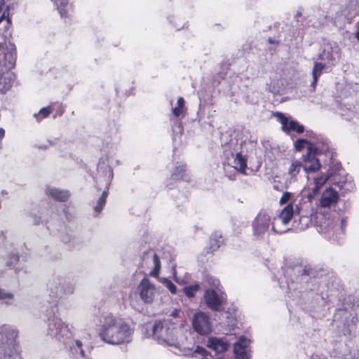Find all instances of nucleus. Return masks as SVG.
Listing matches in <instances>:
<instances>
[{
	"label": "nucleus",
	"mask_w": 359,
	"mask_h": 359,
	"mask_svg": "<svg viewBox=\"0 0 359 359\" xmlns=\"http://www.w3.org/2000/svg\"><path fill=\"white\" fill-rule=\"evenodd\" d=\"M47 290L50 298L55 303L63 296L73 294L74 285L65 276L55 273L48 280Z\"/></svg>",
	"instance_id": "423d86ee"
},
{
	"label": "nucleus",
	"mask_w": 359,
	"mask_h": 359,
	"mask_svg": "<svg viewBox=\"0 0 359 359\" xmlns=\"http://www.w3.org/2000/svg\"><path fill=\"white\" fill-rule=\"evenodd\" d=\"M291 196H292V194L290 192L283 193L281 198H280V204L287 203L290 200Z\"/></svg>",
	"instance_id": "09e8293b"
},
{
	"label": "nucleus",
	"mask_w": 359,
	"mask_h": 359,
	"mask_svg": "<svg viewBox=\"0 0 359 359\" xmlns=\"http://www.w3.org/2000/svg\"><path fill=\"white\" fill-rule=\"evenodd\" d=\"M192 325L194 330L201 335H207L212 330V323L210 317L204 312L200 311L194 314L192 319Z\"/></svg>",
	"instance_id": "2eb2a0df"
},
{
	"label": "nucleus",
	"mask_w": 359,
	"mask_h": 359,
	"mask_svg": "<svg viewBox=\"0 0 359 359\" xmlns=\"http://www.w3.org/2000/svg\"><path fill=\"white\" fill-rule=\"evenodd\" d=\"M222 240L221 236L218 237L217 234L212 235L210 237V248H209L211 252H214V251L217 250L220 247V245L222 244Z\"/></svg>",
	"instance_id": "c9c22d12"
},
{
	"label": "nucleus",
	"mask_w": 359,
	"mask_h": 359,
	"mask_svg": "<svg viewBox=\"0 0 359 359\" xmlns=\"http://www.w3.org/2000/svg\"><path fill=\"white\" fill-rule=\"evenodd\" d=\"M273 116L276 117L278 121L281 123L282 130L285 133H288L290 131L294 130L295 126H297V121L295 120L285 116V114L281 112H276L273 114Z\"/></svg>",
	"instance_id": "393cba45"
},
{
	"label": "nucleus",
	"mask_w": 359,
	"mask_h": 359,
	"mask_svg": "<svg viewBox=\"0 0 359 359\" xmlns=\"http://www.w3.org/2000/svg\"><path fill=\"white\" fill-rule=\"evenodd\" d=\"M100 323L99 335L106 344L116 346L132 341L134 327L125 319L108 313L102 316Z\"/></svg>",
	"instance_id": "7ed1b4c3"
},
{
	"label": "nucleus",
	"mask_w": 359,
	"mask_h": 359,
	"mask_svg": "<svg viewBox=\"0 0 359 359\" xmlns=\"http://www.w3.org/2000/svg\"><path fill=\"white\" fill-rule=\"evenodd\" d=\"M71 350L75 354H79L81 357L84 356V351L83 349V344L80 340H75L71 346Z\"/></svg>",
	"instance_id": "ea45409f"
},
{
	"label": "nucleus",
	"mask_w": 359,
	"mask_h": 359,
	"mask_svg": "<svg viewBox=\"0 0 359 359\" xmlns=\"http://www.w3.org/2000/svg\"><path fill=\"white\" fill-rule=\"evenodd\" d=\"M309 142H311V141L305 139H298L294 142V148L297 151H300L303 149L305 144L307 145V147H309Z\"/></svg>",
	"instance_id": "c03bdc74"
},
{
	"label": "nucleus",
	"mask_w": 359,
	"mask_h": 359,
	"mask_svg": "<svg viewBox=\"0 0 359 359\" xmlns=\"http://www.w3.org/2000/svg\"><path fill=\"white\" fill-rule=\"evenodd\" d=\"M306 135L311 138V140H310L309 141H316L321 137L320 136L314 133L313 131H307Z\"/></svg>",
	"instance_id": "3c124183"
},
{
	"label": "nucleus",
	"mask_w": 359,
	"mask_h": 359,
	"mask_svg": "<svg viewBox=\"0 0 359 359\" xmlns=\"http://www.w3.org/2000/svg\"><path fill=\"white\" fill-rule=\"evenodd\" d=\"M311 359H326V358L323 355L315 353L312 355Z\"/></svg>",
	"instance_id": "5fc2aeb1"
},
{
	"label": "nucleus",
	"mask_w": 359,
	"mask_h": 359,
	"mask_svg": "<svg viewBox=\"0 0 359 359\" xmlns=\"http://www.w3.org/2000/svg\"><path fill=\"white\" fill-rule=\"evenodd\" d=\"M347 226V217H342L334 221H325L320 224L322 231L327 235L329 238H333L336 236V238L344 233Z\"/></svg>",
	"instance_id": "4468645a"
},
{
	"label": "nucleus",
	"mask_w": 359,
	"mask_h": 359,
	"mask_svg": "<svg viewBox=\"0 0 359 359\" xmlns=\"http://www.w3.org/2000/svg\"><path fill=\"white\" fill-rule=\"evenodd\" d=\"M177 106L172 109V114L175 117H179L183 112L184 108V100L180 97L177 99Z\"/></svg>",
	"instance_id": "4c0bfd02"
},
{
	"label": "nucleus",
	"mask_w": 359,
	"mask_h": 359,
	"mask_svg": "<svg viewBox=\"0 0 359 359\" xmlns=\"http://www.w3.org/2000/svg\"><path fill=\"white\" fill-rule=\"evenodd\" d=\"M320 188L315 184H313V187L311 188V192L307 194L308 203L311 205V200L315 197V196L319 192Z\"/></svg>",
	"instance_id": "a18cd8bd"
},
{
	"label": "nucleus",
	"mask_w": 359,
	"mask_h": 359,
	"mask_svg": "<svg viewBox=\"0 0 359 359\" xmlns=\"http://www.w3.org/2000/svg\"><path fill=\"white\" fill-rule=\"evenodd\" d=\"M332 71L331 69H327V65H325L323 62L320 60L319 61H315L314 65L312 69V76H313V81L311 83V86L313 88H315L318 78L320 76V75L323 74V72H330Z\"/></svg>",
	"instance_id": "bb28decb"
},
{
	"label": "nucleus",
	"mask_w": 359,
	"mask_h": 359,
	"mask_svg": "<svg viewBox=\"0 0 359 359\" xmlns=\"http://www.w3.org/2000/svg\"><path fill=\"white\" fill-rule=\"evenodd\" d=\"M113 165L112 158L108 154L102 155L97 163L98 172L104 174L107 185H109L113 178Z\"/></svg>",
	"instance_id": "6ab92c4d"
},
{
	"label": "nucleus",
	"mask_w": 359,
	"mask_h": 359,
	"mask_svg": "<svg viewBox=\"0 0 359 359\" xmlns=\"http://www.w3.org/2000/svg\"><path fill=\"white\" fill-rule=\"evenodd\" d=\"M55 310L56 307L51 306L50 309L46 311V315L48 316L47 322V335L56 341H64L65 338L69 337L70 332L67 325H66L60 318L55 316Z\"/></svg>",
	"instance_id": "0eeeda50"
},
{
	"label": "nucleus",
	"mask_w": 359,
	"mask_h": 359,
	"mask_svg": "<svg viewBox=\"0 0 359 359\" xmlns=\"http://www.w3.org/2000/svg\"><path fill=\"white\" fill-rule=\"evenodd\" d=\"M334 359H351L352 357L349 351L346 347L345 345H341L340 348V351L336 353V355L334 356Z\"/></svg>",
	"instance_id": "e433bc0d"
},
{
	"label": "nucleus",
	"mask_w": 359,
	"mask_h": 359,
	"mask_svg": "<svg viewBox=\"0 0 359 359\" xmlns=\"http://www.w3.org/2000/svg\"><path fill=\"white\" fill-rule=\"evenodd\" d=\"M4 18H5V15L4 14L1 15V17H0V23L4 20Z\"/></svg>",
	"instance_id": "338daca9"
},
{
	"label": "nucleus",
	"mask_w": 359,
	"mask_h": 359,
	"mask_svg": "<svg viewBox=\"0 0 359 359\" xmlns=\"http://www.w3.org/2000/svg\"><path fill=\"white\" fill-rule=\"evenodd\" d=\"M173 276L175 278V280L177 283H180V284H184L185 283V280H184V278L180 277L177 276V271L174 269H173Z\"/></svg>",
	"instance_id": "603ef678"
},
{
	"label": "nucleus",
	"mask_w": 359,
	"mask_h": 359,
	"mask_svg": "<svg viewBox=\"0 0 359 359\" xmlns=\"http://www.w3.org/2000/svg\"><path fill=\"white\" fill-rule=\"evenodd\" d=\"M268 41H269V43H271V44H275V43H278V41H276L275 39H273L271 38H269Z\"/></svg>",
	"instance_id": "6e6d98bb"
},
{
	"label": "nucleus",
	"mask_w": 359,
	"mask_h": 359,
	"mask_svg": "<svg viewBox=\"0 0 359 359\" xmlns=\"http://www.w3.org/2000/svg\"><path fill=\"white\" fill-rule=\"evenodd\" d=\"M130 304L135 310L138 311H141V306L138 302L135 299H133L132 297H130Z\"/></svg>",
	"instance_id": "8fccbe9b"
},
{
	"label": "nucleus",
	"mask_w": 359,
	"mask_h": 359,
	"mask_svg": "<svg viewBox=\"0 0 359 359\" xmlns=\"http://www.w3.org/2000/svg\"><path fill=\"white\" fill-rule=\"evenodd\" d=\"M307 150L313 152V154L319 158L320 156L325 155V157L330 159L332 156V151L330 150L327 142L323 137L316 141H311V142H309Z\"/></svg>",
	"instance_id": "f3484780"
},
{
	"label": "nucleus",
	"mask_w": 359,
	"mask_h": 359,
	"mask_svg": "<svg viewBox=\"0 0 359 359\" xmlns=\"http://www.w3.org/2000/svg\"><path fill=\"white\" fill-rule=\"evenodd\" d=\"M241 149L237 140H231L224 147V157L226 164L241 173H245L247 159L241 154Z\"/></svg>",
	"instance_id": "6e6552de"
},
{
	"label": "nucleus",
	"mask_w": 359,
	"mask_h": 359,
	"mask_svg": "<svg viewBox=\"0 0 359 359\" xmlns=\"http://www.w3.org/2000/svg\"><path fill=\"white\" fill-rule=\"evenodd\" d=\"M304 127L303 125H300L297 121V126H295V128L294 131H296L297 133L301 134L304 132Z\"/></svg>",
	"instance_id": "864d4df0"
},
{
	"label": "nucleus",
	"mask_w": 359,
	"mask_h": 359,
	"mask_svg": "<svg viewBox=\"0 0 359 359\" xmlns=\"http://www.w3.org/2000/svg\"><path fill=\"white\" fill-rule=\"evenodd\" d=\"M176 127L181 131L182 130V126L180 123H178Z\"/></svg>",
	"instance_id": "69168bd1"
},
{
	"label": "nucleus",
	"mask_w": 359,
	"mask_h": 359,
	"mask_svg": "<svg viewBox=\"0 0 359 359\" xmlns=\"http://www.w3.org/2000/svg\"><path fill=\"white\" fill-rule=\"evenodd\" d=\"M50 114V108L48 107H43L41 108L38 114H34V116L37 118L39 115L42 116L43 118H46L48 116V115Z\"/></svg>",
	"instance_id": "de8ad7c7"
},
{
	"label": "nucleus",
	"mask_w": 359,
	"mask_h": 359,
	"mask_svg": "<svg viewBox=\"0 0 359 359\" xmlns=\"http://www.w3.org/2000/svg\"><path fill=\"white\" fill-rule=\"evenodd\" d=\"M320 158L317 157L313 152L307 150L305 155H303L301 163L303 167V172L309 175L318 171L321 168Z\"/></svg>",
	"instance_id": "dca6fc26"
},
{
	"label": "nucleus",
	"mask_w": 359,
	"mask_h": 359,
	"mask_svg": "<svg viewBox=\"0 0 359 359\" xmlns=\"http://www.w3.org/2000/svg\"><path fill=\"white\" fill-rule=\"evenodd\" d=\"M285 226L288 227V225H283L282 223H279L277 226L278 228H284Z\"/></svg>",
	"instance_id": "bf43d9fd"
},
{
	"label": "nucleus",
	"mask_w": 359,
	"mask_h": 359,
	"mask_svg": "<svg viewBox=\"0 0 359 359\" xmlns=\"http://www.w3.org/2000/svg\"><path fill=\"white\" fill-rule=\"evenodd\" d=\"M186 172V166L184 165H177L175 166L173 170L171 178L173 180H182L184 181L188 182L189 180V177L188 175L185 173Z\"/></svg>",
	"instance_id": "7c9ffc66"
},
{
	"label": "nucleus",
	"mask_w": 359,
	"mask_h": 359,
	"mask_svg": "<svg viewBox=\"0 0 359 359\" xmlns=\"http://www.w3.org/2000/svg\"><path fill=\"white\" fill-rule=\"evenodd\" d=\"M330 178V175L328 174L322 173L318 177L313 178V184L321 188L323 184Z\"/></svg>",
	"instance_id": "58836bf2"
},
{
	"label": "nucleus",
	"mask_w": 359,
	"mask_h": 359,
	"mask_svg": "<svg viewBox=\"0 0 359 359\" xmlns=\"http://www.w3.org/2000/svg\"><path fill=\"white\" fill-rule=\"evenodd\" d=\"M270 216L264 211H261L252 222V233L257 238H262L268 233L269 226H273ZM273 231V229H271Z\"/></svg>",
	"instance_id": "ddd939ff"
},
{
	"label": "nucleus",
	"mask_w": 359,
	"mask_h": 359,
	"mask_svg": "<svg viewBox=\"0 0 359 359\" xmlns=\"http://www.w3.org/2000/svg\"><path fill=\"white\" fill-rule=\"evenodd\" d=\"M57 9L61 18H65L67 15L69 0H51Z\"/></svg>",
	"instance_id": "473e14b6"
},
{
	"label": "nucleus",
	"mask_w": 359,
	"mask_h": 359,
	"mask_svg": "<svg viewBox=\"0 0 359 359\" xmlns=\"http://www.w3.org/2000/svg\"><path fill=\"white\" fill-rule=\"evenodd\" d=\"M14 299V294L0 287V302L6 306L12 304Z\"/></svg>",
	"instance_id": "2f4dec72"
},
{
	"label": "nucleus",
	"mask_w": 359,
	"mask_h": 359,
	"mask_svg": "<svg viewBox=\"0 0 359 359\" xmlns=\"http://www.w3.org/2000/svg\"><path fill=\"white\" fill-rule=\"evenodd\" d=\"M153 336L159 343H165L170 346H175L184 350L193 351L192 356L196 357L198 355L205 358L208 355L206 349L203 347L196 346L192 347L186 346L178 339L177 334L178 330L173 326H170L168 321H159L155 323L152 328Z\"/></svg>",
	"instance_id": "20e7f679"
},
{
	"label": "nucleus",
	"mask_w": 359,
	"mask_h": 359,
	"mask_svg": "<svg viewBox=\"0 0 359 359\" xmlns=\"http://www.w3.org/2000/svg\"><path fill=\"white\" fill-rule=\"evenodd\" d=\"M161 283L172 294L177 293V287L168 278H162Z\"/></svg>",
	"instance_id": "79ce46f5"
},
{
	"label": "nucleus",
	"mask_w": 359,
	"mask_h": 359,
	"mask_svg": "<svg viewBox=\"0 0 359 359\" xmlns=\"http://www.w3.org/2000/svg\"><path fill=\"white\" fill-rule=\"evenodd\" d=\"M18 334V330L11 325L0 326V354L4 353L5 351L16 347Z\"/></svg>",
	"instance_id": "9b49d317"
},
{
	"label": "nucleus",
	"mask_w": 359,
	"mask_h": 359,
	"mask_svg": "<svg viewBox=\"0 0 359 359\" xmlns=\"http://www.w3.org/2000/svg\"><path fill=\"white\" fill-rule=\"evenodd\" d=\"M355 39L359 42V29L355 32Z\"/></svg>",
	"instance_id": "13d9d810"
},
{
	"label": "nucleus",
	"mask_w": 359,
	"mask_h": 359,
	"mask_svg": "<svg viewBox=\"0 0 359 359\" xmlns=\"http://www.w3.org/2000/svg\"><path fill=\"white\" fill-rule=\"evenodd\" d=\"M143 261L150 270L149 274L157 277L161 269V262L158 255L153 250H149L143 257Z\"/></svg>",
	"instance_id": "a211bd4d"
},
{
	"label": "nucleus",
	"mask_w": 359,
	"mask_h": 359,
	"mask_svg": "<svg viewBox=\"0 0 359 359\" xmlns=\"http://www.w3.org/2000/svg\"><path fill=\"white\" fill-rule=\"evenodd\" d=\"M5 241V236L2 233H0V242H4Z\"/></svg>",
	"instance_id": "4d7b16f0"
},
{
	"label": "nucleus",
	"mask_w": 359,
	"mask_h": 359,
	"mask_svg": "<svg viewBox=\"0 0 359 359\" xmlns=\"http://www.w3.org/2000/svg\"><path fill=\"white\" fill-rule=\"evenodd\" d=\"M313 209L311 205L308 202H302V199L296 198L287 203L282 210L277 218L273 219L272 229L277 233H283L287 231L290 228H278L279 223L283 225H288L291 219L294 218L293 227L299 231L305 230L311 223Z\"/></svg>",
	"instance_id": "f03ea898"
},
{
	"label": "nucleus",
	"mask_w": 359,
	"mask_h": 359,
	"mask_svg": "<svg viewBox=\"0 0 359 359\" xmlns=\"http://www.w3.org/2000/svg\"><path fill=\"white\" fill-rule=\"evenodd\" d=\"M357 14L358 11L355 8V4L353 1L349 3V4L341 11V16L344 17V20L348 24L351 23L353 19Z\"/></svg>",
	"instance_id": "c756f323"
},
{
	"label": "nucleus",
	"mask_w": 359,
	"mask_h": 359,
	"mask_svg": "<svg viewBox=\"0 0 359 359\" xmlns=\"http://www.w3.org/2000/svg\"><path fill=\"white\" fill-rule=\"evenodd\" d=\"M301 171L303 172V167L301 161L298 160L293 161L287 170V175L290 176V182L297 181V176Z\"/></svg>",
	"instance_id": "cd10ccee"
},
{
	"label": "nucleus",
	"mask_w": 359,
	"mask_h": 359,
	"mask_svg": "<svg viewBox=\"0 0 359 359\" xmlns=\"http://www.w3.org/2000/svg\"><path fill=\"white\" fill-rule=\"evenodd\" d=\"M15 76L11 72L4 73L0 67V93H6L11 89Z\"/></svg>",
	"instance_id": "a878e982"
},
{
	"label": "nucleus",
	"mask_w": 359,
	"mask_h": 359,
	"mask_svg": "<svg viewBox=\"0 0 359 359\" xmlns=\"http://www.w3.org/2000/svg\"><path fill=\"white\" fill-rule=\"evenodd\" d=\"M320 188L315 184H313V187L311 188V192L307 194L308 203L311 205V200L315 197V196L319 192Z\"/></svg>",
	"instance_id": "49530a36"
},
{
	"label": "nucleus",
	"mask_w": 359,
	"mask_h": 359,
	"mask_svg": "<svg viewBox=\"0 0 359 359\" xmlns=\"http://www.w3.org/2000/svg\"><path fill=\"white\" fill-rule=\"evenodd\" d=\"M286 273L291 276L287 281L288 290L300 294L304 309L318 311L325 306L328 296L326 276L307 266L288 268Z\"/></svg>",
	"instance_id": "f257e3e1"
},
{
	"label": "nucleus",
	"mask_w": 359,
	"mask_h": 359,
	"mask_svg": "<svg viewBox=\"0 0 359 359\" xmlns=\"http://www.w3.org/2000/svg\"><path fill=\"white\" fill-rule=\"evenodd\" d=\"M339 113L347 121L359 119V104L355 106L350 104H344L339 108Z\"/></svg>",
	"instance_id": "b1692460"
},
{
	"label": "nucleus",
	"mask_w": 359,
	"mask_h": 359,
	"mask_svg": "<svg viewBox=\"0 0 359 359\" xmlns=\"http://www.w3.org/2000/svg\"><path fill=\"white\" fill-rule=\"evenodd\" d=\"M200 285L197 283L184 287L183 288L184 293L189 298L195 297L196 293L199 290Z\"/></svg>",
	"instance_id": "f704fd0d"
},
{
	"label": "nucleus",
	"mask_w": 359,
	"mask_h": 359,
	"mask_svg": "<svg viewBox=\"0 0 359 359\" xmlns=\"http://www.w3.org/2000/svg\"><path fill=\"white\" fill-rule=\"evenodd\" d=\"M8 257L9 260L6 264L8 267H11L13 263L18 262L19 260V256L15 252H8Z\"/></svg>",
	"instance_id": "37998d69"
},
{
	"label": "nucleus",
	"mask_w": 359,
	"mask_h": 359,
	"mask_svg": "<svg viewBox=\"0 0 359 359\" xmlns=\"http://www.w3.org/2000/svg\"><path fill=\"white\" fill-rule=\"evenodd\" d=\"M0 359H21L16 347L5 351L4 353L0 354Z\"/></svg>",
	"instance_id": "72a5a7b5"
},
{
	"label": "nucleus",
	"mask_w": 359,
	"mask_h": 359,
	"mask_svg": "<svg viewBox=\"0 0 359 359\" xmlns=\"http://www.w3.org/2000/svg\"><path fill=\"white\" fill-rule=\"evenodd\" d=\"M4 135V130L3 128L0 129V137Z\"/></svg>",
	"instance_id": "0e129e2a"
},
{
	"label": "nucleus",
	"mask_w": 359,
	"mask_h": 359,
	"mask_svg": "<svg viewBox=\"0 0 359 359\" xmlns=\"http://www.w3.org/2000/svg\"><path fill=\"white\" fill-rule=\"evenodd\" d=\"M341 57V51L339 47L336 44L329 43L326 45L323 51L318 55L317 60L323 62L327 65V69H331L336 66Z\"/></svg>",
	"instance_id": "f8f14e48"
},
{
	"label": "nucleus",
	"mask_w": 359,
	"mask_h": 359,
	"mask_svg": "<svg viewBox=\"0 0 359 359\" xmlns=\"http://www.w3.org/2000/svg\"><path fill=\"white\" fill-rule=\"evenodd\" d=\"M338 172V174H333L332 172L329 173L330 175L331 182L341 189H346V188H345V186L347 183L346 176L344 173V170H339ZM347 189H348V188H347Z\"/></svg>",
	"instance_id": "c85d7f7f"
},
{
	"label": "nucleus",
	"mask_w": 359,
	"mask_h": 359,
	"mask_svg": "<svg viewBox=\"0 0 359 359\" xmlns=\"http://www.w3.org/2000/svg\"><path fill=\"white\" fill-rule=\"evenodd\" d=\"M359 304L352 302L348 297L336 310L333 316V325L336 326L340 334L348 335L355 329L358 322Z\"/></svg>",
	"instance_id": "39448f33"
},
{
	"label": "nucleus",
	"mask_w": 359,
	"mask_h": 359,
	"mask_svg": "<svg viewBox=\"0 0 359 359\" xmlns=\"http://www.w3.org/2000/svg\"><path fill=\"white\" fill-rule=\"evenodd\" d=\"M207 346L216 353H222L228 350L229 343L225 337H210L207 341Z\"/></svg>",
	"instance_id": "4be33fe9"
},
{
	"label": "nucleus",
	"mask_w": 359,
	"mask_h": 359,
	"mask_svg": "<svg viewBox=\"0 0 359 359\" xmlns=\"http://www.w3.org/2000/svg\"><path fill=\"white\" fill-rule=\"evenodd\" d=\"M40 219H41V217L39 219H35L34 221V224H39L40 223Z\"/></svg>",
	"instance_id": "052dcab7"
},
{
	"label": "nucleus",
	"mask_w": 359,
	"mask_h": 359,
	"mask_svg": "<svg viewBox=\"0 0 359 359\" xmlns=\"http://www.w3.org/2000/svg\"><path fill=\"white\" fill-rule=\"evenodd\" d=\"M39 149H46L48 148V146H46V145H40V146H39Z\"/></svg>",
	"instance_id": "e2e57ef3"
},
{
	"label": "nucleus",
	"mask_w": 359,
	"mask_h": 359,
	"mask_svg": "<svg viewBox=\"0 0 359 359\" xmlns=\"http://www.w3.org/2000/svg\"><path fill=\"white\" fill-rule=\"evenodd\" d=\"M250 342V340L243 336H241L238 338V341L234 344L233 346L235 359L251 358L248 348Z\"/></svg>",
	"instance_id": "aec40b11"
},
{
	"label": "nucleus",
	"mask_w": 359,
	"mask_h": 359,
	"mask_svg": "<svg viewBox=\"0 0 359 359\" xmlns=\"http://www.w3.org/2000/svg\"><path fill=\"white\" fill-rule=\"evenodd\" d=\"M135 293L142 303L147 305L152 304L158 296L156 285L147 277L138 283Z\"/></svg>",
	"instance_id": "9d476101"
},
{
	"label": "nucleus",
	"mask_w": 359,
	"mask_h": 359,
	"mask_svg": "<svg viewBox=\"0 0 359 359\" xmlns=\"http://www.w3.org/2000/svg\"><path fill=\"white\" fill-rule=\"evenodd\" d=\"M45 193L48 196L60 202H66L70 196V192L68 190L51 186L46 187Z\"/></svg>",
	"instance_id": "5701e85b"
},
{
	"label": "nucleus",
	"mask_w": 359,
	"mask_h": 359,
	"mask_svg": "<svg viewBox=\"0 0 359 359\" xmlns=\"http://www.w3.org/2000/svg\"><path fill=\"white\" fill-rule=\"evenodd\" d=\"M302 15V13L300 12H297L296 13V17H300Z\"/></svg>",
	"instance_id": "774afa93"
},
{
	"label": "nucleus",
	"mask_w": 359,
	"mask_h": 359,
	"mask_svg": "<svg viewBox=\"0 0 359 359\" xmlns=\"http://www.w3.org/2000/svg\"><path fill=\"white\" fill-rule=\"evenodd\" d=\"M107 195H108L107 191H104L102 192L101 196L99 198V199L97 201V205H95L94 208V210L95 212H100L102 210V208L104 207V205L106 203V198L107 197Z\"/></svg>",
	"instance_id": "a19ab883"
},
{
	"label": "nucleus",
	"mask_w": 359,
	"mask_h": 359,
	"mask_svg": "<svg viewBox=\"0 0 359 359\" xmlns=\"http://www.w3.org/2000/svg\"><path fill=\"white\" fill-rule=\"evenodd\" d=\"M338 200V192L330 187L323 192L320 199V205L323 208H332L337 204Z\"/></svg>",
	"instance_id": "412c9836"
},
{
	"label": "nucleus",
	"mask_w": 359,
	"mask_h": 359,
	"mask_svg": "<svg viewBox=\"0 0 359 359\" xmlns=\"http://www.w3.org/2000/svg\"><path fill=\"white\" fill-rule=\"evenodd\" d=\"M214 283L215 288L207 289L203 294V298L207 306L213 311H221L224 309V305L226 301V294L222 288L219 287V282Z\"/></svg>",
	"instance_id": "1a4fd4ad"
},
{
	"label": "nucleus",
	"mask_w": 359,
	"mask_h": 359,
	"mask_svg": "<svg viewBox=\"0 0 359 359\" xmlns=\"http://www.w3.org/2000/svg\"><path fill=\"white\" fill-rule=\"evenodd\" d=\"M62 241H63L64 243H67L70 242V239H69V238L67 239L65 237H64L62 238Z\"/></svg>",
	"instance_id": "680f3d73"
}]
</instances>
